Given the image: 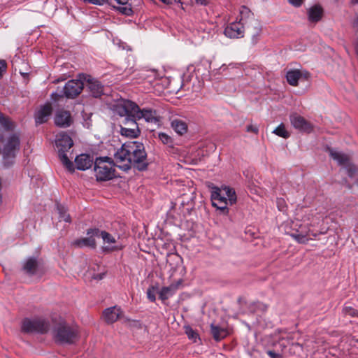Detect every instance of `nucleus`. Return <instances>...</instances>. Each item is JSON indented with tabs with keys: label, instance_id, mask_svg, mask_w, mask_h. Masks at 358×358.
<instances>
[{
	"label": "nucleus",
	"instance_id": "nucleus-1",
	"mask_svg": "<svg viewBox=\"0 0 358 358\" xmlns=\"http://www.w3.org/2000/svg\"><path fill=\"white\" fill-rule=\"evenodd\" d=\"M114 164L127 171L134 165L140 171L146 169V153L142 143L131 141L124 143L114 154Z\"/></svg>",
	"mask_w": 358,
	"mask_h": 358
},
{
	"label": "nucleus",
	"instance_id": "nucleus-2",
	"mask_svg": "<svg viewBox=\"0 0 358 358\" xmlns=\"http://www.w3.org/2000/svg\"><path fill=\"white\" fill-rule=\"evenodd\" d=\"M0 124L5 128L0 140V152L3 155L2 164L4 168H8L13 164L20 150V139L17 133L10 131L13 129V123L1 113Z\"/></svg>",
	"mask_w": 358,
	"mask_h": 358
},
{
	"label": "nucleus",
	"instance_id": "nucleus-3",
	"mask_svg": "<svg viewBox=\"0 0 358 358\" xmlns=\"http://www.w3.org/2000/svg\"><path fill=\"white\" fill-rule=\"evenodd\" d=\"M50 329L56 340L60 343H72L78 338V327L69 325L60 315H55L51 319Z\"/></svg>",
	"mask_w": 358,
	"mask_h": 358
},
{
	"label": "nucleus",
	"instance_id": "nucleus-4",
	"mask_svg": "<svg viewBox=\"0 0 358 358\" xmlns=\"http://www.w3.org/2000/svg\"><path fill=\"white\" fill-rule=\"evenodd\" d=\"M210 197L213 206L226 213H228L227 206L234 205L237 200L235 190L228 186L213 187Z\"/></svg>",
	"mask_w": 358,
	"mask_h": 358
},
{
	"label": "nucleus",
	"instance_id": "nucleus-5",
	"mask_svg": "<svg viewBox=\"0 0 358 358\" xmlns=\"http://www.w3.org/2000/svg\"><path fill=\"white\" fill-rule=\"evenodd\" d=\"M73 145V140L65 132L59 133L56 136L55 145L58 150L59 159L64 166H65L70 171L73 169V165L69 160L67 156V152L71 148Z\"/></svg>",
	"mask_w": 358,
	"mask_h": 358
},
{
	"label": "nucleus",
	"instance_id": "nucleus-6",
	"mask_svg": "<svg viewBox=\"0 0 358 358\" xmlns=\"http://www.w3.org/2000/svg\"><path fill=\"white\" fill-rule=\"evenodd\" d=\"M95 176L99 181L111 180L115 176V170L110 164V158L103 157L96 158L94 162Z\"/></svg>",
	"mask_w": 358,
	"mask_h": 358
},
{
	"label": "nucleus",
	"instance_id": "nucleus-7",
	"mask_svg": "<svg viewBox=\"0 0 358 358\" xmlns=\"http://www.w3.org/2000/svg\"><path fill=\"white\" fill-rule=\"evenodd\" d=\"M93 234L96 237H101L103 239V250L104 252H112L120 250L123 248L121 244L115 236L106 231H100L98 229H90L87 231V234Z\"/></svg>",
	"mask_w": 358,
	"mask_h": 358
},
{
	"label": "nucleus",
	"instance_id": "nucleus-8",
	"mask_svg": "<svg viewBox=\"0 0 358 358\" xmlns=\"http://www.w3.org/2000/svg\"><path fill=\"white\" fill-rule=\"evenodd\" d=\"M21 328L25 333L45 334L50 329V323L43 319L25 318L22 321Z\"/></svg>",
	"mask_w": 358,
	"mask_h": 358
},
{
	"label": "nucleus",
	"instance_id": "nucleus-9",
	"mask_svg": "<svg viewBox=\"0 0 358 358\" xmlns=\"http://www.w3.org/2000/svg\"><path fill=\"white\" fill-rule=\"evenodd\" d=\"M240 16L241 18L238 21H241V22L243 23L244 24H246L248 23V20L250 22V25L248 26V29H250L251 27L254 28V32L252 36V41L255 43H257V36L260 34L261 32V26L259 22L257 20H256L253 17V14L250 11V10L245 7L242 6L240 9Z\"/></svg>",
	"mask_w": 358,
	"mask_h": 358
},
{
	"label": "nucleus",
	"instance_id": "nucleus-10",
	"mask_svg": "<svg viewBox=\"0 0 358 358\" xmlns=\"http://www.w3.org/2000/svg\"><path fill=\"white\" fill-rule=\"evenodd\" d=\"M329 154L331 158L336 161L339 165L345 166V171L350 177H353L357 169L350 163L348 155L333 149H329Z\"/></svg>",
	"mask_w": 358,
	"mask_h": 358
},
{
	"label": "nucleus",
	"instance_id": "nucleus-11",
	"mask_svg": "<svg viewBox=\"0 0 358 358\" xmlns=\"http://www.w3.org/2000/svg\"><path fill=\"white\" fill-rule=\"evenodd\" d=\"M114 110L117 114L124 119L127 116H134L137 104L129 100H122L115 106Z\"/></svg>",
	"mask_w": 358,
	"mask_h": 358
},
{
	"label": "nucleus",
	"instance_id": "nucleus-12",
	"mask_svg": "<svg viewBox=\"0 0 358 358\" xmlns=\"http://www.w3.org/2000/svg\"><path fill=\"white\" fill-rule=\"evenodd\" d=\"M85 83L80 80H71L63 88L64 94L67 98H74L82 92Z\"/></svg>",
	"mask_w": 358,
	"mask_h": 358
},
{
	"label": "nucleus",
	"instance_id": "nucleus-13",
	"mask_svg": "<svg viewBox=\"0 0 358 358\" xmlns=\"http://www.w3.org/2000/svg\"><path fill=\"white\" fill-rule=\"evenodd\" d=\"M134 117L138 120L144 119L147 122L158 123L159 122V116L157 111L150 108L140 109L137 105V110H135Z\"/></svg>",
	"mask_w": 358,
	"mask_h": 358
},
{
	"label": "nucleus",
	"instance_id": "nucleus-14",
	"mask_svg": "<svg viewBox=\"0 0 358 358\" xmlns=\"http://www.w3.org/2000/svg\"><path fill=\"white\" fill-rule=\"evenodd\" d=\"M289 120L292 126L300 131L310 133L313 130L311 124L297 113L291 114Z\"/></svg>",
	"mask_w": 358,
	"mask_h": 358
},
{
	"label": "nucleus",
	"instance_id": "nucleus-15",
	"mask_svg": "<svg viewBox=\"0 0 358 358\" xmlns=\"http://www.w3.org/2000/svg\"><path fill=\"white\" fill-rule=\"evenodd\" d=\"M244 25L241 21L229 24L224 29V35L229 38H239L244 36Z\"/></svg>",
	"mask_w": 358,
	"mask_h": 358
},
{
	"label": "nucleus",
	"instance_id": "nucleus-16",
	"mask_svg": "<svg viewBox=\"0 0 358 358\" xmlns=\"http://www.w3.org/2000/svg\"><path fill=\"white\" fill-rule=\"evenodd\" d=\"M52 108L51 104L47 103L41 106L35 112L34 118L36 124L45 123L52 114Z\"/></svg>",
	"mask_w": 358,
	"mask_h": 358
},
{
	"label": "nucleus",
	"instance_id": "nucleus-17",
	"mask_svg": "<svg viewBox=\"0 0 358 358\" xmlns=\"http://www.w3.org/2000/svg\"><path fill=\"white\" fill-rule=\"evenodd\" d=\"M85 86L87 87L90 92L94 97H99L103 94V86L96 79L87 76L85 79Z\"/></svg>",
	"mask_w": 358,
	"mask_h": 358
},
{
	"label": "nucleus",
	"instance_id": "nucleus-18",
	"mask_svg": "<svg viewBox=\"0 0 358 358\" xmlns=\"http://www.w3.org/2000/svg\"><path fill=\"white\" fill-rule=\"evenodd\" d=\"M294 224L298 228L295 229L296 231L290 234V236L299 243H307L309 241L308 236L310 234V230L303 228L302 224H298V222H294Z\"/></svg>",
	"mask_w": 358,
	"mask_h": 358
},
{
	"label": "nucleus",
	"instance_id": "nucleus-19",
	"mask_svg": "<svg viewBox=\"0 0 358 358\" xmlns=\"http://www.w3.org/2000/svg\"><path fill=\"white\" fill-rule=\"evenodd\" d=\"M72 122L71 116L69 112L66 110H58L55 116V123L59 127H68Z\"/></svg>",
	"mask_w": 358,
	"mask_h": 358
},
{
	"label": "nucleus",
	"instance_id": "nucleus-20",
	"mask_svg": "<svg viewBox=\"0 0 358 358\" xmlns=\"http://www.w3.org/2000/svg\"><path fill=\"white\" fill-rule=\"evenodd\" d=\"M94 162L93 158L87 154H81L75 159V164L78 170L85 171L90 169Z\"/></svg>",
	"mask_w": 358,
	"mask_h": 358
},
{
	"label": "nucleus",
	"instance_id": "nucleus-21",
	"mask_svg": "<svg viewBox=\"0 0 358 358\" xmlns=\"http://www.w3.org/2000/svg\"><path fill=\"white\" fill-rule=\"evenodd\" d=\"M309 77V73L307 72H302L299 70H291L287 73L286 78L288 83L292 86H296L298 81L302 78L307 80Z\"/></svg>",
	"mask_w": 358,
	"mask_h": 358
},
{
	"label": "nucleus",
	"instance_id": "nucleus-22",
	"mask_svg": "<svg viewBox=\"0 0 358 358\" xmlns=\"http://www.w3.org/2000/svg\"><path fill=\"white\" fill-rule=\"evenodd\" d=\"M88 236H89L86 238H82L75 240L73 242V245L78 248L90 247L92 248H94L96 247L94 237L96 236L92 234Z\"/></svg>",
	"mask_w": 358,
	"mask_h": 358
},
{
	"label": "nucleus",
	"instance_id": "nucleus-23",
	"mask_svg": "<svg viewBox=\"0 0 358 358\" xmlns=\"http://www.w3.org/2000/svg\"><path fill=\"white\" fill-rule=\"evenodd\" d=\"M298 224H302V227L305 229H310V226L314 225V215L311 211L306 212L303 215L296 218Z\"/></svg>",
	"mask_w": 358,
	"mask_h": 358
},
{
	"label": "nucleus",
	"instance_id": "nucleus-24",
	"mask_svg": "<svg viewBox=\"0 0 358 358\" xmlns=\"http://www.w3.org/2000/svg\"><path fill=\"white\" fill-rule=\"evenodd\" d=\"M171 128L178 134L182 135L187 131V123L178 118H174L171 122Z\"/></svg>",
	"mask_w": 358,
	"mask_h": 358
},
{
	"label": "nucleus",
	"instance_id": "nucleus-25",
	"mask_svg": "<svg viewBox=\"0 0 358 358\" xmlns=\"http://www.w3.org/2000/svg\"><path fill=\"white\" fill-rule=\"evenodd\" d=\"M322 13L323 10L322 7L318 5H315L308 10V20L310 22H317L321 20Z\"/></svg>",
	"mask_w": 358,
	"mask_h": 358
},
{
	"label": "nucleus",
	"instance_id": "nucleus-26",
	"mask_svg": "<svg viewBox=\"0 0 358 358\" xmlns=\"http://www.w3.org/2000/svg\"><path fill=\"white\" fill-rule=\"evenodd\" d=\"M38 266L36 259L34 257L28 258L23 264V270L30 275L35 273Z\"/></svg>",
	"mask_w": 358,
	"mask_h": 358
},
{
	"label": "nucleus",
	"instance_id": "nucleus-27",
	"mask_svg": "<svg viewBox=\"0 0 358 358\" xmlns=\"http://www.w3.org/2000/svg\"><path fill=\"white\" fill-rule=\"evenodd\" d=\"M210 328L211 334L216 341H220L227 335V332L224 328L219 327L213 324H211Z\"/></svg>",
	"mask_w": 358,
	"mask_h": 358
},
{
	"label": "nucleus",
	"instance_id": "nucleus-28",
	"mask_svg": "<svg viewBox=\"0 0 358 358\" xmlns=\"http://www.w3.org/2000/svg\"><path fill=\"white\" fill-rule=\"evenodd\" d=\"M176 289H177V286L175 285H172L169 287H164L160 290V292L159 293V298L162 301H164V300L169 299L170 296H173L174 294V293L176 292Z\"/></svg>",
	"mask_w": 358,
	"mask_h": 358
},
{
	"label": "nucleus",
	"instance_id": "nucleus-29",
	"mask_svg": "<svg viewBox=\"0 0 358 358\" xmlns=\"http://www.w3.org/2000/svg\"><path fill=\"white\" fill-rule=\"evenodd\" d=\"M184 330L189 340L192 341L193 343H196L200 340L198 332L193 329L189 324H185L184 326Z\"/></svg>",
	"mask_w": 358,
	"mask_h": 358
},
{
	"label": "nucleus",
	"instance_id": "nucleus-30",
	"mask_svg": "<svg viewBox=\"0 0 358 358\" xmlns=\"http://www.w3.org/2000/svg\"><path fill=\"white\" fill-rule=\"evenodd\" d=\"M59 222L64 221L66 223L71 222L70 215L67 213L66 208L62 205H57Z\"/></svg>",
	"mask_w": 358,
	"mask_h": 358
},
{
	"label": "nucleus",
	"instance_id": "nucleus-31",
	"mask_svg": "<svg viewBox=\"0 0 358 358\" xmlns=\"http://www.w3.org/2000/svg\"><path fill=\"white\" fill-rule=\"evenodd\" d=\"M136 120H138L137 117L134 116H127L124 119H122V124L123 125L122 127H127L129 128L139 129Z\"/></svg>",
	"mask_w": 358,
	"mask_h": 358
},
{
	"label": "nucleus",
	"instance_id": "nucleus-32",
	"mask_svg": "<svg viewBox=\"0 0 358 358\" xmlns=\"http://www.w3.org/2000/svg\"><path fill=\"white\" fill-rule=\"evenodd\" d=\"M121 134L122 136H125L127 137L130 138H136L140 134L139 129H136L134 128H129L127 127H121Z\"/></svg>",
	"mask_w": 358,
	"mask_h": 358
},
{
	"label": "nucleus",
	"instance_id": "nucleus-33",
	"mask_svg": "<svg viewBox=\"0 0 358 358\" xmlns=\"http://www.w3.org/2000/svg\"><path fill=\"white\" fill-rule=\"evenodd\" d=\"M249 310L251 312L258 313V312H266L268 310L267 306L260 303V302H254L249 304Z\"/></svg>",
	"mask_w": 358,
	"mask_h": 358
},
{
	"label": "nucleus",
	"instance_id": "nucleus-34",
	"mask_svg": "<svg viewBox=\"0 0 358 358\" xmlns=\"http://www.w3.org/2000/svg\"><path fill=\"white\" fill-rule=\"evenodd\" d=\"M275 135L282 137L284 138H287L290 136L289 132H288L285 127V124L281 123L278 125L273 131Z\"/></svg>",
	"mask_w": 358,
	"mask_h": 358
},
{
	"label": "nucleus",
	"instance_id": "nucleus-35",
	"mask_svg": "<svg viewBox=\"0 0 358 358\" xmlns=\"http://www.w3.org/2000/svg\"><path fill=\"white\" fill-rule=\"evenodd\" d=\"M158 138L165 145H171L173 143L172 138L166 133L159 132Z\"/></svg>",
	"mask_w": 358,
	"mask_h": 358
},
{
	"label": "nucleus",
	"instance_id": "nucleus-36",
	"mask_svg": "<svg viewBox=\"0 0 358 358\" xmlns=\"http://www.w3.org/2000/svg\"><path fill=\"white\" fill-rule=\"evenodd\" d=\"M120 315H103L101 319L108 324H112L117 321Z\"/></svg>",
	"mask_w": 358,
	"mask_h": 358
},
{
	"label": "nucleus",
	"instance_id": "nucleus-37",
	"mask_svg": "<svg viewBox=\"0 0 358 358\" xmlns=\"http://www.w3.org/2000/svg\"><path fill=\"white\" fill-rule=\"evenodd\" d=\"M157 290L154 287H150L147 290V296L150 301H155L156 299Z\"/></svg>",
	"mask_w": 358,
	"mask_h": 358
},
{
	"label": "nucleus",
	"instance_id": "nucleus-38",
	"mask_svg": "<svg viewBox=\"0 0 358 358\" xmlns=\"http://www.w3.org/2000/svg\"><path fill=\"white\" fill-rule=\"evenodd\" d=\"M103 313H105V314L122 313V310H121L120 307H119L117 306H114L106 308L103 311Z\"/></svg>",
	"mask_w": 358,
	"mask_h": 358
},
{
	"label": "nucleus",
	"instance_id": "nucleus-39",
	"mask_svg": "<svg viewBox=\"0 0 358 358\" xmlns=\"http://www.w3.org/2000/svg\"><path fill=\"white\" fill-rule=\"evenodd\" d=\"M85 3H91L94 5L102 6L108 0H83Z\"/></svg>",
	"mask_w": 358,
	"mask_h": 358
},
{
	"label": "nucleus",
	"instance_id": "nucleus-40",
	"mask_svg": "<svg viewBox=\"0 0 358 358\" xmlns=\"http://www.w3.org/2000/svg\"><path fill=\"white\" fill-rule=\"evenodd\" d=\"M7 68L6 63L4 60H0V79L3 76V73L6 71Z\"/></svg>",
	"mask_w": 358,
	"mask_h": 358
},
{
	"label": "nucleus",
	"instance_id": "nucleus-41",
	"mask_svg": "<svg viewBox=\"0 0 358 358\" xmlns=\"http://www.w3.org/2000/svg\"><path fill=\"white\" fill-rule=\"evenodd\" d=\"M246 131L248 132H252L254 134H257L259 131L258 127L253 124L248 125L246 127Z\"/></svg>",
	"mask_w": 358,
	"mask_h": 358
},
{
	"label": "nucleus",
	"instance_id": "nucleus-42",
	"mask_svg": "<svg viewBox=\"0 0 358 358\" xmlns=\"http://www.w3.org/2000/svg\"><path fill=\"white\" fill-rule=\"evenodd\" d=\"M267 354L271 358H281L282 357V356L280 353L275 352L272 350H268Z\"/></svg>",
	"mask_w": 358,
	"mask_h": 358
},
{
	"label": "nucleus",
	"instance_id": "nucleus-43",
	"mask_svg": "<svg viewBox=\"0 0 358 358\" xmlns=\"http://www.w3.org/2000/svg\"><path fill=\"white\" fill-rule=\"evenodd\" d=\"M289 1V3H291L292 5L296 6V7H299L300 6L303 0H288Z\"/></svg>",
	"mask_w": 358,
	"mask_h": 358
},
{
	"label": "nucleus",
	"instance_id": "nucleus-44",
	"mask_svg": "<svg viewBox=\"0 0 358 358\" xmlns=\"http://www.w3.org/2000/svg\"><path fill=\"white\" fill-rule=\"evenodd\" d=\"M285 201L282 199H277V205L280 210H284Z\"/></svg>",
	"mask_w": 358,
	"mask_h": 358
},
{
	"label": "nucleus",
	"instance_id": "nucleus-45",
	"mask_svg": "<svg viewBox=\"0 0 358 358\" xmlns=\"http://www.w3.org/2000/svg\"><path fill=\"white\" fill-rule=\"evenodd\" d=\"M104 276V273H99V274H96V275H94L92 276V278L95 280H101Z\"/></svg>",
	"mask_w": 358,
	"mask_h": 358
},
{
	"label": "nucleus",
	"instance_id": "nucleus-46",
	"mask_svg": "<svg viewBox=\"0 0 358 358\" xmlns=\"http://www.w3.org/2000/svg\"><path fill=\"white\" fill-rule=\"evenodd\" d=\"M160 1L166 4H171L173 2H179L180 0H160Z\"/></svg>",
	"mask_w": 358,
	"mask_h": 358
},
{
	"label": "nucleus",
	"instance_id": "nucleus-47",
	"mask_svg": "<svg viewBox=\"0 0 358 358\" xmlns=\"http://www.w3.org/2000/svg\"><path fill=\"white\" fill-rule=\"evenodd\" d=\"M353 26L354 27L358 29V15L355 17L353 21Z\"/></svg>",
	"mask_w": 358,
	"mask_h": 358
},
{
	"label": "nucleus",
	"instance_id": "nucleus-48",
	"mask_svg": "<svg viewBox=\"0 0 358 358\" xmlns=\"http://www.w3.org/2000/svg\"><path fill=\"white\" fill-rule=\"evenodd\" d=\"M117 3L125 5L127 3L129 0H115Z\"/></svg>",
	"mask_w": 358,
	"mask_h": 358
},
{
	"label": "nucleus",
	"instance_id": "nucleus-49",
	"mask_svg": "<svg viewBox=\"0 0 358 358\" xmlns=\"http://www.w3.org/2000/svg\"><path fill=\"white\" fill-rule=\"evenodd\" d=\"M122 10V13L127 15H129L130 13H131V10L130 8L128 9L127 8H123Z\"/></svg>",
	"mask_w": 358,
	"mask_h": 358
},
{
	"label": "nucleus",
	"instance_id": "nucleus-50",
	"mask_svg": "<svg viewBox=\"0 0 358 358\" xmlns=\"http://www.w3.org/2000/svg\"><path fill=\"white\" fill-rule=\"evenodd\" d=\"M197 3L201 4V5H206L208 3V0H196Z\"/></svg>",
	"mask_w": 358,
	"mask_h": 358
},
{
	"label": "nucleus",
	"instance_id": "nucleus-51",
	"mask_svg": "<svg viewBox=\"0 0 358 358\" xmlns=\"http://www.w3.org/2000/svg\"><path fill=\"white\" fill-rule=\"evenodd\" d=\"M355 50H356L357 54L358 55V41H357V43L355 44Z\"/></svg>",
	"mask_w": 358,
	"mask_h": 358
},
{
	"label": "nucleus",
	"instance_id": "nucleus-52",
	"mask_svg": "<svg viewBox=\"0 0 358 358\" xmlns=\"http://www.w3.org/2000/svg\"><path fill=\"white\" fill-rule=\"evenodd\" d=\"M352 3L357 4L358 3V0H352Z\"/></svg>",
	"mask_w": 358,
	"mask_h": 358
},
{
	"label": "nucleus",
	"instance_id": "nucleus-53",
	"mask_svg": "<svg viewBox=\"0 0 358 358\" xmlns=\"http://www.w3.org/2000/svg\"><path fill=\"white\" fill-rule=\"evenodd\" d=\"M244 301V299H243V298H240V299H238V302H239V303H240L241 305H242V301Z\"/></svg>",
	"mask_w": 358,
	"mask_h": 358
},
{
	"label": "nucleus",
	"instance_id": "nucleus-54",
	"mask_svg": "<svg viewBox=\"0 0 358 358\" xmlns=\"http://www.w3.org/2000/svg\"><path fill=\"white\" fill-rule=\"evenodd\" d=\"M168 256H169V257H171V256H173V257H177V258H180V257H179V256H178L177 255H169Z\"/></svg>",
	"mask_w": 358,
	"mask_h": 358
},
{
	"label": "nucleus",
	"instance_id": "nucleus-55",
	"mask_svg": "<svg viewBox=\"0 0 358 358\" xmlns=\"http://www.w3.org/2000/svg\"><path fill=\"white\" fill-rule=\"evenodd\" d=\"M55 95H57V94H56V93H52V96H55Z\"/></svg>",
	"mask_w": 358,
	"mask_h": 358
},
{
	"label": "nucleus",
	"instance_id": "nucleus-56",
	"mask_svg": "<svg viewBox=\"0 0 358 358\" xmlns=\"http://www.w3.org/2000/svg\"><path fill=\"white\" fill-rule=\"evenodd\" d=\"M311 234H312L314 237H315V236H316V234L312 233Z\"/></svg>",
	"mask_w": 358,
	"mask_h": 358
},
{
	"label": "nucleus",
	"instance_id": "nucleus-57",
	"mask_svg": "<svg viewBox=\"0 0 358 358\" xmlns=\"http://www.w3.org/2000/svg\"><path fill=\"white\" fill-rule=\"evenodd\" d=\"M357 185H358V180L356 182Z\"/></svg>",
	"mask_w": 358,
	"mask_h": 358
}]
</instances>
